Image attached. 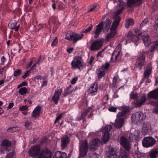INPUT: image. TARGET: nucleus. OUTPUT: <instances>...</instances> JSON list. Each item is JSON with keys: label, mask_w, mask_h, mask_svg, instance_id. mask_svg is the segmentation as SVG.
<instances>
[{"label": "nucleus", "mask_w": 158, "mask_h": 158, "mask_svg": "<svg viewBox=\"0 0 158 158\" xmlns=\"http://www.w3.org/2000/svg\"><path fill=\"white\" fill-rule=\"evenodd\" d=\"M124 3L123 2H121L118 6L116 7V11L114 13V18H116V19L113 22L112 25L110 29V32L106 36V38L107 40H109L113 38L116 34V29L119 24L120 20V17L117 16V15L122 11L124 7Z\"/></svg>", "instance_id": "nucleus-1"}, {"label": "nucleus", "mask_w": 158, "mask_h": 158, "mask_svg": "<svg viewBox=\"0 0 158 158\" xmlns=\"http://www.w3.org/2000/svg\"><path fill=\"white\" fill-rule=\"evenodd\" d=\"M118 108L121 112H118L117 115V118L114 124V125L117 128H120L122 127L124 119L127 118L129 111V108L127 106H120Z\"/></svg>", "instance_id": "nucleus-2"}, {"label": "nucleus", "mask_w": 158, "mask_h": 158, "mask_svg": "<svg viewBox=\"0 0 158 158\" xmlns=\"http://www.w3.org/2000/svg\"><path fill=\"white\" fill-rule=\"evenodd\" d=\"M71 64L73 69L80 70L83 66V62L82 58L79 56L74 57L71 61Z\"/></svg>", "instance_id": "nucleus-3"}, {"label": "nucleus", "mask_w": 158, "mask_h": 158, "mask_svg": "<svg viewBox=\"0 0 158 158\" xmlns=\"http://www.w3.org/2000/svg\"><path fill=\"white\" fill-rule=\"evenodd\" d=\"M112 126L110 125H107L103 127L102 131L104 134L102 138V144H105L108 140L109 138V132L112 129Z\"/></svg>", "instance_id": "nucleus-4"}, {"label": "nucleus", "mask_w": 158, "mask_h": 158, "mask_svg": "<svg viewBox=\"0 0 158 158\" xmlns=\"http://www.w3.org/2000/svg\"><path fill=\"white\" fill-rule=\"evenodd\" d=\"M79 149L80 156H83L86 155L88 151V143L86 140L80 141Z\"/></svg>", "instance_id": "nucleus-5"}, {"label": "nucleus", "mask_w": 158, "mask_h": 158, "mask_svg": "<svg viewBox=\"0 0 158 158\" xmlns=\"http://www.w3.org/2000/svg\"><path fill=\"white\" fill-rule=\"evenodd\" d=\"M155 139L151 137H146L142 140V144L145 148H149L153 146L156 143Z\"/></svg>", "instance_id": "nucleus-6"}, {"label": "nucleus", "mask_w": 158, "mask_h": 158, "mask_svg": "<svg viewBox=\"0 0 158 158\" xmlns=\"http://www.w3.org/2000/svg\"><path fill=\"white\" fill-rule=\"evenodd\" d=\"M40 152V148L39 145H36L31 147L29 150V155L33 157H35Z\"/></svg>", "instance_id": "nucleus-7"}, {"label": "nucleus", "mask_w": 158, "mask_h": 158, "mask_svg": "<svg viewBox=\"0 0 158 158\" xmlns=\"http://www.w3.org/2000/svg\"><path fill=\"white\" fill-rule=\"evenodd\" d=\"M119 143L123 148L127 150H129L131 148V144L127 139L123 136H121L119 140Z\"/></svg>", "instance_id": "nucleus-8"}, {"label": "nucleus", "mask_w": 158, "mask_h": 158, "mask_svg": "<svg viewBox=\"0 0 158 158\" xmlns=\"http://www.w3.org/2000/svg\"><path fill=\"white\" fill-rule=\"evenodd\" d=\"M146 100V95L142 94L135 101L134 103L136 107H139L144 104Z\"/></svg>", "instance_id": "nucleus-9"}, {"label": "nucleus", "mask_w": 158, "mask_h": 158, "mask_svg": "<svg viewBox=\"0 0 158 158\" xmlns=\"http://www.w3.org/2000/svg\"><path fill=\"white\" fill-rule=\"evenodd\" d=\"M142 113L141 112H138L134 113L132 115L131 119L133 123H135L139 121L140 120H142Z\"/></svg>", "instance_id": "nucleus-10"}, {"label": "nucleus", "mask_w": 158, "mask_h": 158, "mask_svg": "<svg viewBox=\"0 0 158 158\" xmlns=\"http://www.w3.org/2000/svg\"><path fill=\"white\" fill-rule=\"evenodd\" d=\"M102 40H96L92 43L90 47L91 49L93 51L97 50L102 46Z\"/></svg>", "instance_id": "nucleus-11"}, {"label": "nucleus", "mask_w": 158, "mask_h": 158, "mask_svg": "<svg viewBox=\"0 0 158 158\" xmlns=\"http://www.w3.org/2000/svg\"><path fill=\"white\" fill-rule=\"evenodd\" d=\"M101 141L98 139L96 138L93 139L89 143L90 149L92 150H94L97 149Z\"/></svg>", "instance_id": "nucleus-12"}, {"label": "nucleus", "mask_w": 158, "mask_h": 158, "mask_svg": "<svg viewBox=\"0 0 158 158\" xmlns=\"http://www.w3.org/2000/svg\"><path fill=\"white\" fill-rule=\"evenodd\" d=\"M11 142L7 139H5L2 141L1 148L4 151H8L10 148Z\"/></svg>", "instance_id": "nucleus-13"}, {"label": "nucleus", "mask_w": 158, "mask_h": 158, "mask_svg": "<svg viewBox=\"0 0 158 158\" xmlns=\"http://www.w3.org/2000/svg\"><path fill=\"white\" fill-rule=\"evenodd\" d=\"M139 36H141L142 37V40L144 44L146 46L148 47L151 44V40L150 38L147 34L146 33L142 35V33H139L138 34Z\"/></svg>", "instance_id": "nucleus-14"}, {"label": "nucleus", "mask_w": 158, "mask_h": 158, "mask_svg": "<svg viewBox=\"0 0 158 158\" xmlns=\"http://www.w3.org/2000/svg\"><path fill=\"white\" fill-rule=\"evenodd\" d=\"M98 89V85L97 83H94L91 85L89 89V93L92 95L93 96L96 95Z\"/></svg>", "instance_id": "nucleus-15"}, {"label": "nucleus", "mask_w": 158, "mask_h": 158, "mask_svg": "<svg viewBox=\"0 0 158 158\" xmlns=\"http://www.w3.org/2000/svg\"><path fill=\"white\" fill-rule=\"evenodd\" d=\"M62 91V89H57L55 91L54 94L52 99L56 104L58 103V101L60 99V95L61 94Z\"/></svg>", "instance_id": "nucleus-16"}, {"label": "nucleus", "mask_w": 158, "mask_h": 158, "mask_svg": "<svg viewBox=\"0 0 158 158\" xmlns=\"http://www.w3.org/2000/svg\"><path fill=\"white\" fill-rule=\"evenodd\" d=\"M121 48L120 46L118 45L116 48L115 50L113 52L111 58L112 62L115 61L117 59L118 57L119 56Z\"/></svg>", "instance_id": "nucleus-17"}, {"label": "nucleus", "mask_w": 158, "mask_h": 158, "mask_svg": "<svg viewBox=\"0 0 158 158\" xmlns=\"http://www.w3.org/2000/svg\"><path fill=\"white\" fill-rule=\"evenodd\" d=\"M140 131L138 130H135L133 133L129 134V138L131 140L138 141L139 139Z\"/></svg>", "instance_id": "nucleus-18"}, {"label": "nucleus", "mask_w": 158, "mask_h": 158, "mask_svg": "<svg viewBox=\"0 0 158 158\" xmlns=\"http://www.w3.org/2000/svg\"><path fill=\"white\" fill-rule=\"evenodd\" d=\"M38 158H51L50 151L47 148L43 150Z\"/></svg>", "instance_id": "nucleus-19"}, {"label": "nucleus", "mask_w": 158, "mask_h": 158, "mask_svg": "<svg viewBox=\"0 0 158 158\" xmlns=\"http://www.w3.org/2000/svg\"><path fill=\"white\" fill-rule=\"evenodd\" d=\"M142 0H127V3L129 7H133L139 5L142 3Z\"/></svg>", "instance_id": "nucleus-20"}, {"label": "nucleus", "mask_w": 158, "mask_h": 158, "mask_svg": "<svg viewBox=\"0 0 158 158\" xmlns=\"http://www.w3.org/2000/svg\"><path fill=\"white\" fill-rule=\"evenodd\" d=\"M42 107L40 106H37L31 114V116L36 118L40 116Z\"/></svg>", "instance_id": "nucleus-21"}, {"label": "nucleus", "mask_w": 158, "mask_h": 158, "mask_svg": "<svg viewBox=\"0 0 158 158\" xmlns=\"http://www.w3.org/2000/svg\"><path fill=\"white\" fill-rule=\"evenodd\" d=\"M117 152L115 149L113 148H110L109 150L107 151L106 153V156L109 158L113 157L115 158L117 157Z\"/></svg>", "instance_id": "nucleus-22"}, {"label": "nucleus", "mask_w": 158, "mask_h": 158, "mask_svg": "<svg viewBox=\"0 0 158 158\" xmlns=\"http://www.w3.org/2000/svg\"><path fill=\"white\" fill-rule=\"evenodd\" d=\"M103 25V22L102 21L97 26L96 29L94 33V36L97 38L98 37L99 34L101 32Z\"/></svg>", "instance_id": "nucleus-23"}, {"label": "nucleus", "mask_w": 158, "mask_h": 158, "mask_svg": "<svg viewBox=\"0 0 158 158\" xmlns=\"http://www.w3.org/2000/svg\"><path fill=\"white\" fill-rule=\"evenodd\" d=\"M147 96L148 98H153L155 99H158V88L150 92L148 94Z\"/></svg>", "instance_id": "nucleus-24"}, {"label": "nucleus", "mask_w": 158, "mask_h": 158, "mask_svg": "<svg viewBox=\"0 0 158 158\" xmlns=\"http://www.w3.org/2000/svg\"><path fill=\"white\" fill-rule=\"evenodd\" d=\"M144 59L145 57L144 56H142L139 57L137 58L135 64V66L136 67L139 68L140 69H141V67L144 64Z\"/></svg>", "instance_id": "nucleus-25"}, {"label": "nucleus", "mask_w": 158, "mask_h": 158, "mask_svg": "<svg viewBox=\"0 0 158 158\" xmlns=\"http://www.w3.org/2000/svg\"><path fill=\"white\" fill-rule=\"evenodd\" d=\"M151 129V125L148 123H144L143 124L142 132L144 135L146 134Z\"/></svg>", "instance_id": "nucleus-26"}, {"label": "nucleus", "mask_w": 158, "mask_h": 158, "mask_svg": "<svg viewBox=\"0 0 158 158\" xmlns=\"http://www.w3.org/2000/svg\"><path fill=\"white\" fill-rule=\"evenodd\" d=\"M69 142V139L68 136H64L61 140V146L62 149H64Z\"/></svg>", "instance_id": "nucleus-27"}, {"label": "nucleus", "mask_w": 158, "mask_h": 158, "mask_svg": "<svg viewBox=\"0 0 158 158\" xmlns=\"http://www.w3.org/2000/svg\"><path fill=\"white\" fill-rule=\"evenodd\" d=\"M127 38L128 40H129L134 42H137L139 40V38L138 37L133 35L131 31L129 32L127 36Z\"/></svg>", "instance_id": "nucleus-28"}, {"label": "nucleus", "mask_w": 158, "mask_h": 158, "mask_svg": "<svg viewBox=\"0 0 158 158\" xmlns=\"http://www.w3.org/2000/svg\"><path fill=\"white\" fill-rule=\"evenodd\" d=\"M84 36L82 33L80 34L77 33H73V42L74 43H76L79 40H81Z\"/></svg>", "instance_id": "nucleus-29"}, {"label": "nucleus", "mask_w": 158, "mask_h": 158, "mask_svg": "<svg viewBox=\"0 0 158 158\" xmlns=\"http://www.w3.org/2000/svg\"><path fill=\"white\" fill-rule=\"evenodd\" d=\"M66 157L67 155L65 152L58 151L55 152L53 158H66Z\"/></svg>", "instance_id": "nucleus-30"}, {"label": "nucleus", "mask_w": 158, "mask_h": 158, "mask_svg": "<svg viewBox=\"0 0 158 158\" xmlns=\"http://www.w3.org/2000/svg\"><path fill=\"white\" fill-rule=\"evenodd\" d=\"M96 73L99 78L102 77L105 74V71L102 68H100L96 71Z\"/></svg>", "instance_id": "nucleus-31"}, {"label": "nucleus", "mask_w": 158, "mask_h": 158, "mask_svg": "<svg viewBox=\"0 0 158 158\" xmlns=\"http://www.w3.org/2000/svg\"><path fill=\"white\" fill-rule=\"evenodd\" d=\"M158 153V150L157 149H153L150 152L149 154L151 158H155Z\"/></svg>", "instance_id": "nucleus-32"}, {"label": "nucleus", "mask_w": 158, "mask_h": 158, "mask_svg": "<svg viewBox=\"0 0 158 158\" xmlns=\"http://www.w3.org/2000/svg\"><path fill=\"white\" fill-rule=\"evenodd\" d=\"M151 68H148V69H145L144 73V77L145 78H148L149 77L151 73Z\"/></svg>", "instance_id": "nucleus-33"}, {"label": "nucleus", "mask_w": 158, "mask_h": 158, "mask_svg": "<svg viewBox=\"0 0 158 158\" xmlns=\"http://www.w3.org/2000/svg\"><path fill=\"white\" fill-rule=\"evenodd\" d=\"M158 46V41L154 42L151 46L149 51L151 52H152L156 50Z\"/></svg>", "instance_id": "nucleus-34"}, {"label": "nucleus", "mask_w": 158, "mask_h": 158, "mask_svg": "<svg viewBox=\"0 0 158 158\" xmlns=\"http://www.w3.org/2000/svg\"><path fill=\"white\" fill-rule=\"evenodd\" d=\"M120 151V153L119 156L120 158H128L126 152L123 149H121Z\"/></svg>", "instance_id": "nucleus-35"}, {"label": "nucleus", "mask_w": 158, "mask_h": 158, "mask_svg": "<svg viewBox=\"0 0 158 158\" xmlns=\"http://www.w3.org/2000/svg\"><path fill=\"white\" fill-rule=\"evenodd\" d=\"M111 23L112 21L108 19H106V20L105 23V27L106 31H108L109 29Z\"/></svg>", "instance_id": "nucleus-36"}, {"label": "nucleus", "mask_w": 158, "mask_h": 158, "mask_svg": "<svg viewBox=\"0 0 158 158\" xmlns=\"http://www.w3.org/2000/svg\"><path fill=\"white\" fill-rule=\"evenodd\" d=\"M134 23V21L133 19H129L127 20L126 24L125 27L126 28H128L130 25H133Z\"/></svg>", "instance_id": "nucleus-37"}, {"label": "nucleus", "mask_w": 158, "mask_h": 158, "mask_svg": "<svg viewBox=\"0 0 158 158\" xmlns=\"http://www.w3.org/2000/svg\"><path fill=\"white\" fill-rule=\"evenodd\" d=\"M27 91V89L25 87H23L19 89V92L21 95H23L26 94Z\"/></svg>", "instance_id": "nucleus-38"}, {"label": "nucleus", "mask_w": 158, "mask_h": 158, "mask_svg": "<svg viewBox=\"0 0 158 158\" xmlns=\"http://www.w3.org/2000/svg\"><path fill=\"white\" fill-rule=\"evenodd\" d=\"M137 97V94L136 93H134L133 92H131L130 94V100L136 98Z\"/></svg>", "instance_id": "nucleus-39"}, {"label": "nucleus", "mask_w": 158, "mask_h": 158, "mask_svg": "<svg viewBox=\"0 0 158 158\" xmlns=\"http://www.w3.org/2000/svg\"><path fill=\"white\" fill-rule=\"evenodd\" d=\"M73 34H67L66 35L65 39L69 40H73Z\"/></svg>", "instance_id": "nucleus-40"}, {"label": "nucleus", "mask_w": 158, "mask_h": 158, "mask_svg": "<svg viewBox=\"0 0 158 158\" xmlns=\"http://www.w3.org/2000/svg\"><path fill=\"white\" fill-rule=\"evenodd\" d=\"M20 130V128L18 127H14L12 128H10L8 130V131L10 132H15L17 131H19Z\"/></svg>", "instance_id": "nucleus-41"}, {"label": "nucleus", "mask_w": 158, "mask_h": 158, "mask_svg": "<svg viewBox=\"0 0 158 158\" xmlns=\"http://www.w3.org/2000/svg\"><path fill=\"white\" fill-rule=\"evenodd\" d=\"M152 104L153 105H154V104H155L156 105V107L154 108L153 110V112L154 113L158 114V103L156 102L155 104L154 103H153Z\"/></svg>", "instance_id": "nucleus-42"}, {"label": "nucleus", "mask_w": 158, "mask_h": 158, "mask_svg": "<svg viewBox=\"0 0 158 158\" xmlns=\"http://www.w3.org/2000/svg\"><path fill=\"white\" fill-rule=\"evenodd\" d=\"M15 156L14 153L13 152H11L8 153L6 156V158H14Z\"/></svg>", "instance_id": "nucleus-43"}, {"label": "nucleus", "mask_w": 158, "mask_h": 158, "mask_svg": "<svg viewBox=\"0 0 158 158\" xmlns=\"http://www.w3.org/2000/svg\"><path fill=\"white\" fill-rule=\"evenodd\" d=\"M99 155L97 153H93L89 155V158H98Z\"/></svg>", "instance_id": "nucleus-44"}, {"label": "nucleus", "mask_w": 158, "mask_h": 158, "mask_svg": "<svg viewBox=\"0 0 158 158\" xmlns=\"http://www.w3.org/2000/svg\"><path fill=\"white\" fill-rule=\"evenodd\" d=\"M109 65V64L108 63H106L104 64L103 65L102 67L101 68H102V69L105 71V70L107 69Z\"/></svg>", "instance_id": "nucleus-45"}, {"label": "nucleus", "mask_w": 158, "mask_h": 158, "mask_svg": "<svg viewBox=\"0 0 158 158\" xmlns=\"http://www.w3.org/2000/svg\"><path fill=\"white\" fill-rule=\"evenodd\" d=\"M92 27L93 26L91 25V26L88 27L87 28L85 29H84L82 31V32L84 33H87L88 32H89L91 30V29L92 28Z\"/></svg>", "instance_id": "nucleus-46"}, {"label": "nucleus", "mask_w": 158, "mask_h": 158, "mask_svg": "<svg viewBox=\"0 0 158 158\" xmlns=\"http://www.w3.org/2000/svg\"><path fill=\"white\" fill-rule=\"evenodd\" d=\"M119 77L118 75L114 77L113 80V85L114 86L115 85Z\"/></svg>", "instance_id": "nucleus-47"}, {"label": "nucleus", "mask_w": 158, "mask_h": 158, "mask_svg": "<svg viewBox=\"0 0 158 158\" xmlns=\"http://www.w3.org/2000/svg\"><path fill=\"white\" fill-rule=\"evenodd\" d=\"M21 70L20 69H18L15 71L14 73V76H17L20 74L21 73Z\"/></svg>", "instance_id": "nucleus-48"}, {"label": "nucleus", "mask_w": 158, "mask_h": 158, "mask_svg": "<svg viewBox=\"0 0 158 158\" xmlns=\"http://www.w3.org/2000/svg\"><path fill=\"white\" fill-rule=\"evenodd\" d=\"M28 109V107L27 106L25 105L20 106L19 108V110L20 111H23L27 110Z\"/></svg>", "instance_id": "nucleus-49"}, {"label": "nucleus", "mask_w": 158, "mask_h": 158, "mask_svg": "<svg viewBox=\"0 0 158 158\" xmlns=\"http://www.w3.org/2000/svg\"><path fill=\"white\" fill-rule=\"evenodd\" d=\"M57 38L56 37L54 39V40L52 41L51 44V46L52 47H53L54 46H56L57 44Z\"/></svg>", "instance_id": "nucleus-50"}, {"label": "nucleus", "mask_w": 158, "mask_h": 158, "mask_svg": "<svg viewBox=\"0 0 158 158\" xmlns=\"http://www.w3.org/2000/svg\"><path fill=\"white\" fill-rule=\"evenodd\" d=\"M117 110V108L114 107H111L108 109V110L110 112H115Z\"/></svg>", "instance_id": "nucleus-51"}, {"label": "nucleus", "mask_w": 158, "mask_h": 158, "mask_svg": "<svg viewBox=\"0 0 158 158\" xmlns=\"http://www.w3.org/2000/svg\"><path fill=\"white\" fill-rule=\"evenodd\" d=\"M32 70V68H31L29 71H27L22 76V77L23 78H25L28 76V73Z\"/></svg>", "instance_id": "nucleus-52"}, {"label": "nucleus", "mask_w": 158, "mask_h": 158, "mask_svg": "<svg viewBox=\"0 0 158 158\" xmlns=\"http://www.w3.org/2000/svg\"><path fill=\"white\" fill-rule=\"evenodd\" d=\"M65 92L64 96H66L68 95L71 94L73 92V91H72L71 90H70L69 89V90H65Z\"/></svg>", "instance_id": "nucleus-53"}, {"label": "nucleus", "mask_w": 158, "mask_h": 158, "mask_svg": "<svg viewBox=\"0 0 158 158\" xmlns=\"http://www.w3.org/2000/svg\"><path fill=\"white\" fill-rule=\"evenodd\" d=\"M153 28L154 30H156V32L158 33V22H156L154 25Z\"/></svg>", "instance_id": "nucleus-54"}, {"label": "nucleus", "mask_w": 158, "mask_h": 158, "mask_svg": "<svg viewBox=\"0 0 158 158\" xmlns=\"http://www.w3.org/2000/svg\"><path fill=\"white\" fill-rule=\"evenodd\" d=\"M77 79L78 78L77 77H74L73 78L71 81V83L72 84H74L77 80Z\"/></svg>", "instance_id": "nucleus-55"}, {"label": "nucleus", "mask_w": 158, "mask_h": 158, "mask_svg": "<svg viewBox=\"0 0 158 158\" xmlns=\"http://www.w3.org/2000/svg\"><path fill=\"white\" fill-rule=\"evenodd\" d=\"M16 26V23H11L10 25V28L11 29H14L15 28Z\"/></svg>", "instance_id": "nucleus-56"}, {"label": "nucleus", "mask_w": 158, "mask_h": 158, "mask_svg": "<svg viewBox=\"0 0 158 158\" xmlns=\"http://www.w3.org/2000/svg\"><path fill=\"white\" fill-rule=\"evenodd\" d=\"M148 22V19H145L141 23V25L143 26L146 24Z\"/></svg>", "instance_id": "nucleus-57"}, {"label": "nucleus", "mask_w": 158, "mask_h": 158, "mask_svg": "<svg viewBox=\"0 0 158 158\" xmlns=\"http://www.w3.org/2000/svg\"><path fill=\"white\" fill-rule=\"evenodd\" d=\"M14 106V103L13 102H11L9 103L8 106L7 107L8 110Z\"/></svg>", "instance_id": "nucleus-58"}, {"label": "nucleus", "mask_w": 158, "mask_h": 158, "mask_svg": "<svg viewBox=\"0 0 158 158\" xmlns=\"http://www.w3.org/2000/svg\"><path fill=\"white\" fill-rule=\"evenodd\" d=\"M62 114H60L56 118V119L55 120V123L57 121H58V120H59L62 117Z\"/></svg>", "instance_id": "nucleus-59"}, {"label": "nucleus", "mask_w": 158, "mask_h": 158, "mask_svg": "<svg viewBox=\"0 0 158 158\" xmlns=\"http://www.w3.org/2000/svg\"><path fill=\"white\" fill-rule=\"evenodd\" d=\"M96 5H94L92 7H91L89 10V12H91L96 7Z\"/></svg>", "instance_id": "nucleus-60"}, {"label": "nucleus", "mask_w": 158, "mask_h": 158, "mask_svg": "<svg viewBox=\"0 0 158 158\" xmlns=\"http://www.w3.org/2000/svg\"><path fill=\"white\" fill-rule=\"evenodd\" d=\"M73 48H68L67 49V52L69 53H70L73 51Z\"/></svg>", "instance_id": "nucleus-61"}, {"label": "nucleus", "mask_w": 158, "mask_h": 158, "mask_svg": "<svg viewBox=\"0 0 158 158\" xmlns=\"http://www.w3.org/2000/svg\"><path fill=\"white\" fill-rule=\"evenodd\" d=\"M6 60V59L4 57V56H2L1 58V61L2 63H3Z\"/></svg>", "instance_id": "nucleus-62"}, {"label": "nucleus", "mask_w": 158, "mask_h": 158, "mask_svg": "<svg viewBox=\"0 0 158 158\" xmlns=\"http://www.w3.org/2000/svg\"><path fill=\"white\" fill-rule=\"evenodd\" d=\"M94 60V57L93 56H91V57L90 58V60L89 61V63L90 64H92L93 62V61Z\"/></svg>", "instance_id": "nucleus-63"}, {"label": "nucleus", "mask_w": 158, "mask_h": 158, "mask_svg": "<svg viewBox=\"0 0 158 158\" xmlns=\"http://www.w3.org/2000/svg\"><path fill=\"white\" fill-rule=\"evenodd\" d=\"M30 124V122H26L25 123L24 126L25 127H27L29 126Z\"/></svg>", "instance_id": "nucleus-64"}]
</instances>
